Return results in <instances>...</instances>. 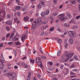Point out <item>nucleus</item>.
Instances as JSON below:
<instances>
[{
  "label": "nucleus",
  "mask_w": 80,
  "mask_h": 80,
  "mask_svg": "<svg viewBox=\"0 0 80 80\" xmlns=\"http://www.w3.org/2000/svg\"><path fill=\"white\" fill-rule=\"evenodd\" d=\"M22 11H26L27 10V8L26 7H24L22 9Z\"/></svg>",
  "instance_id": "obj_35"
},
{
  "label": "nucleus",
  "mask_w": 80,
  "mask_h": 80,
  "mask_svg": "<svg viewBox=\"0 0 80 80\" xmlns=\"http://www.w3.org/2000/svg\"><path fill=\"white\" fill-rule=\"evenodd\" d=\"M41 30H44V27H43V26H41Z\"/></svg>",
  "instance_id": "obj_56"
},
{
  "label": "nucleus",
  "mask_w": 80,
  "mask_h": 80,
  "mask_svg": "<svg viewBox=\"0 0 80 80\" xmlns=\"http://www.w3.org/2000/svg\"><path fill=\"white\" fill-rule=\"evenodd\" d=\"M13 52L14 53L15 55L16 54H17V52H16V51H15L14 50H13Z\"/></svg>",
  "instance_id": "obj_59"
},
{
  "label": "nucleus",
  "mask_w": 80,
  "mask_h": 80,
  "mask_svg": "<svg viewBox=\"0 0 80 80\" xmlns=\"http://www.w3.org/2000/svg\"><path fill=\"white\" fill-rule=\"evenodd\" d=\"M29 18L28 17H26L24 18L23 20L24 21H28V20Z\"/></svg>",
  "instance_id": "obj_14"
},
{
  "label": "nucleus",
  "mask_w": 80,
  "mask_h": 80,
  "mask_svg": "<svg viewBox=\"0 0 80 80\" xmlns=\"http://www.w3.org/2000/svg\"><path fill=\"white\" fill-rule=\"evenodd\" d=\"M41 61V59H40V58H36V62L37 63L38 62H40Z\"/></svg>",
  "instance_id": "obj_11"
},
{
  "label": "nucleus",
  "mask_w": 80,
  "mask_h": 80,
  "mask_svg": "<svg viewBox=\"0 0 80 80\" xmlns=\"http://www.w3.org/2000/svg\"><path fill=\"white\" fill-rule=\"evenodd\" d=\"M15 43L16 45H21V43L18 41L15 42Z\"/></svg>",
  "instance_id": "obj_13"
},
{
  "label": "nucleus",
  "mask_w": 80,
  "mask_h": 80,
  "mask_svg": "<svg viewBox=\"0 0 80 80\" xmlns=\"http://www.w3.org/2000/svg\"><path fill=\"white\" fill-rule=\"evenodd\" d=\"M77 77V76L76 75L71 76L70 77L71 78H75V77Z\"/></svg>",
  "instance_id": "obj_53"
},
{
  "label": "nucleus",
  "mask_w": 80,
  "mask_h": 80,
  "mask_svg": "<svg viewBox=\"0 0 80 80\" xmlns=\"http://www.w3.org/2000/svg\"><path fill=\"white\" fill-rule=\"evenodd\" d=\"M25 59H27V57H23L22 58V60H25Z\"/></svg>",
  "instance_id": "obj_58"
},
{
  "label": "nucleus",
  "mask_w": 80,
  "mask_h": 80,
  "mask_svg": "<svg viewBox=\"0 0 80 80\" xmlns=\"http://www.w3.org/2000/svg\"><path fill=\"white\" fill-rule=\"evenodd\" d=\"M70 23H75V21H74V20H73L72 19L70 21Z\"/></svg>",
  "instance_id": "obj_25"
},
{
  "label": "nucleus",
  "mask_w": 80,
  "mask_h": 80,
  "mask_svg": "<svg viewBox=\"0 0 80 80\" xmlns=\"http://www.w3.org/2000/svg\"><path fill=\"white\" fill-rule=\"evenodd\" d=\"M1 58H2V59L3 60V61H5V59L3 58V54L2 53L1 54Z\"/></svg>",
  "instance_id": "obj_26"
},
{
  "label": "nucleus",
  "mask_w": 80,
  "mask_h": 80,
  "mask_svg": "<svg viewBox=\"0 0 80 80\" xmlns=\"http://www.w3.org/2000/svg\"><path fill=\"white\" fill-rule=\"evenodd\" d=\"M68 35L70 37L74 38L76 37V33L74 32H73L71 31H69L68 32Z\"/></svg>",
  "instance_id": "obj_5"
},
{
  "label": "nucleus",
  "mask_w": 80,
  "mask_h": 80,
  "mask_svg": "<svg viewBox=\"0 0 80 80\" xmlns=\"http://www.w3.org/2000/svg\"><path fill=\"white\" fill-rule=\"evenodd\" d=\"M38 9H40V8H41V5H40V4H39L38 5Z\"/></svg>",
  "instance_id": "obj_30"
},
{
  "label": "nucleus",
  "mask_w": 80,
  "mask_h": 80,
  "mask_svg": "<svg viewBox=\"0 0 80 80\" xmlns=\"http://www.w3.org/2000/svg\"><path fill=\"white\" fill-rule=\"evenodd\" d=\"M11 17V16L10 14H8L7 15V18H10Z\"/></svg>",
  "instance_id": "obj_36"
},
{
  "label": "nucleus",
  "mask_w": 80,
  "mask_h": 80,
  "mask_svg": "<svg viewBox=\"0 0 80 80\" xmlns=\"http://www.w3.org/2000/svg\"><path fill=\"white\" fill-rule=\"evenodd\" d=\"M6 23L8 25H12V21H8L6 22Z\"/></svg>",
  "instance_id": "obj_9"
},
{
  "label": "nucleus",
  "mask_w": 80,
  "mask_h": 80,
  "mask_svg": "<svg viewBox=\"0 0 80 80\" xmlns=\"http://www.w3.org/2000/svg\"><path fill=\"white\" fill-rule=\"evenodd\" d=\"M30 75H31V73L30 72H29L28 74V76L27 78V80H30Z\"/></svg>",
  "instance_id": "obj_15"
},
{
  "label": "nucleus",
  "mask_w": 80,
  "mask_h": 80,
  "mask_svg": "<svg viewBox=\"0 0 80 80\" xmlns=\"http://www.w3.org/2000/svg\"><path fill=\"white\" fill-rule=\"evenodd\" d=\"M80 18V16L79 15H78L76 17V19H79V18Z\"/></svg>",
  "instance_id": "obj_41"
},
{
  "label": "nucleus",
  "mask_w": 80,
  "mask_h": 80,
  "mask_svg": "<svg viewBox=\"0 0 80 80\" xmlns=\"http://www.w3.org/2000/svg\"><path fill=\"white\" fill-rule=\"evenodd\" d=\"M62 7H63V5H61L59 6V8H62Z\"/></svg>",
  "instance_id": "obj_54"
},
{
  "label": "nucleus",
  "mask_w": 80,
  "mask_h": 80,
  "mask_svg": "<svg viewBox=\"0 0 80 80\" xmlns=\"http://www.w3.org/2000/svg\"><path fill=\"white\" fill-rule=\"evenodd\" d=\"M16 64L17 65H18V66H20V62H18L17 63H16Z\"/></svg>",
  "instance_id": "obj_43"
},
{
  "label": "nucleus",
  "mask_w": 80,
  "mask_h": 80,
  "mask_svg": "<svg viewBox=\"0 0 80 80\" xmlns=\"http://www.w3.org/2000/svg\"><path fill=\"white\" fill-rule=\"evenodd\" d=\"M35 7V6L34 5H32L31 6V8H34Z\"/></svg>",
  "instance_id": "obj_50"
},
{
  "label": "nucleus",
  "mask_w": 80,
  "mask_h": 80,
  "mask_svg": "<svg viewBox=\"0 0 80 80\" xmlns=\"http://www.w3.org/2000/svg\"><path fill=\"white\" fill-rule=\"evenodd\" d=\"M58 43H59V44H60V43H62V41L60 39V38H59L58 40Z\"/></svg>",
  "instance_id": "obj_21"
},
{
  "label": "nucleus",
  "mask_w": 80,
  "mask_h": 80,
  "mask_svg": "<svg viewBox=\"0 0 80 80\" xmlns=\"http://www.w3.org/2000/svg\"><path fill=\"white\" fill-rule=\"evenodd\" d=\"M61 69H63V65H61L60 66Z\"/></svg>",
  "instance_id": "obj_40"
},
{
  "label": "nucleus",
  "mask_w": 80,
  "mask_h": 80,
  "mask_svg": "<svg viewBox=\"0 0 80 80\" xmlns=\"http://www.w3.org/2000/svg\"><path fill=\"white\" fill-rule=\"evenodd\" d=\"M2 13H3L2 17V18H4L5 17V16H6V12L5 11H3Z\"/></svg>",
  "instance_id": "obj_10"
},
{
  "label": "nucleus",
  "mask_w": 80,
  "mask_h": 80,
  "mask_svg": "<svg viewBox=\"0 0 80 80\" xmlns=\"http://www.w3.org/2000/svg\"><path fill=\"white\" fill-rule=\"evenodd\" d=\"M17 14L18 16V17H20V15H21V13L20 12H17Z\"/></svg>",
  "instance_id": "obj_33"
},
{
  "label": "nucleus",
  "mask_w": 80,
  "mask_h": 80,
  "mask_svg": "<svg viewBox=\"0 0 80 80\" xmlns=\"http://www.w3.org/2000/svg\"><path fill=\"white\" fill-rule=\"evenodd\" d=\"M76 60H78V58H77V56H74L73 57Z\"/></svg>",
  "instance_id": "obj_29"
},
{
  "label": "nucleus",
  "mask_w": 80,
  "mask_h": 80,
  "mask_svg": "<svg viewBox=\"0 0 80 80\" xmlns=\"http://www.w3.org/2000/svg\"><path fill=\"white\" fill-rule=\"evenodd\" d=\"M25 68H28V66H27V65L26 64H25V65L24 66Z\"/></svg>",
  "instance_id": "obj_48"
},
{
  "label": "nucleus",
  "mask_w": 80,
  "mask_h": 80,
  "mask_svg": "<svg viewBox=\"0 0 80 80\" xmlns=\"http://www.w3.org/2000/svg\"><path fill=\"white\" fill-rule=\"evenodd\" d=\"M64 27H70V25L69 24H67V23H65L64 24Z\"/></svg>",
  "instance_id": "obj_12"
},
{
  "label": "nucleus",
  "mask_w": 80,
  "mask_h": 80,
  "mask_svg": "<svg viewBox=\"0 0 80 80\" xmlns=\"http://www.w3.org/2000/svg\"><path fill=\"white\" fill-rule=\"evenodd\" d=\"M57 30L58 31H59V32H60H60H61V31H60V28H57Z\"/></svg>",
  "instance_id": "obj_55"
},
{
  "label": "nucleus",
  "mask_w": 80,
  "mask_h": 80,
  "mask_svg": "<svg viewBox=\"0 0 80 80\" xmlns=\"http://www.w3.org/2000/svg\"><path fill=\"white\" fill-rule=\"evenodd\" d=\"M47 23V22L46 21H44L43 22L42 24H43L44 25H46Z\"/></svg>",
  "instance_id": "obj_39"
},
{
  "label": "nucleus",
  "mask_w": 80,
  "mask_h": 80,
  "mask_svg": "<svg viewBox=\"0 0 80 80\" xmlns=\"http://www.w3.org/2000/svg\"><path fill=\"white\" fill-rule=\"evenodd\" d=\"M13 36H14V34H11L10 36V39L12 38L13 37Z\"/></svg>",
  "instance_id": "obj_28"
},
{
  "label": "nucleus",
  "mask_w": 80,
  "mask_h": 80,
  "mask_svg": "<svg viewBox=\"0 0 80 80\" xmlns=\"http://www.w3.org/2000/svg\"><path fill=\"white\" fill-rule=\"evenodd\" d=\"M42 22L41 21V19H36L35 21L32 24V30H34L37 27V25L38 24H41Z\"/></svg>",
  "instance_id": "obj_2"
},
{
  "label": "nucleus",
  "mask_w": 80,
  "mask_h": 80,
  "mask_svg": "<svg viewBox=\"0 0 80 80\" xmlns=\"http://www.w3.org/2000/svg\"><path fill=\"white\" fill-rule=\"evenodd\" d=\"M10 34H8L6 36H7V38H8V37H9V36H10Z\"/></svg>",
  "instance_id": "obj_60"
},
{
  "label": "nucleus",
  "mask_w": 80,
  "mask_h": 80,
  "mask_svg": "<svg viewBox=\"0 0 80 80\" xmlns=\"http://www.w3.org/2000/svg\"><path fill=\"white\" fill-rule=\"evenodd\" d=\"M34 40H35V38H33L32 37L31 38V40L32 42H33V41H34Z\"/></svg>",
  "instance_id": "obj_32"
},
{
  "label": "nucleus",
  "mask_w": 80,
  "mask_h": 80,
  "mask_svg": "<svg viewBox=\"0 0 80 80\" xmlns=\"http://www.w3.org/2000/svg\"><path fill=\"white\" fill-rule=\"evenodd\" d=\"M41 15L42 17H44L45 16V14L44 12H42L41 13Z\"/></svg>",
  "instance_id": "obj_17"
},
{
  "label": "nucleus",
  "mask_w": 80,
  "mask_h": 80,
  "mask_svg": "<svg viewBox=\"0 0 80 80\" xmlns=\"http://www.w3.org/2000/svg\"><path fill=\"white\" fill-rule=\"evenodd\" d=\"M44 13L45 15H48L49 13H50V11L49 10L47 9L45 11Z\"/></svg>",
  "instance_id": "obj_7"
},
{
  "label": "nucleus",
  "mask_w": 80,
  "mask_h": 80,
  "mask_svg": "<svg viewBox=\"0 0 80 80\" xmlns=\"http://www.w3.org/2000/svg\"><path fill=\"white\" fill-rule=\"evenodd\" d=\"M14 68L15 69H17V68H18V66L16 65L14 67Z\"/></svg>",
  "instance_id": "obj_42"
},
{
  "label": "nucleus",
  "mask_w": 80,
  "mask_h": 80,
  "mask_svg": "<svg viewBox=\"0 0 80 80\" xmlns=\"http://www.w3.org/2000/svg\"><path fill=\"white\" fill-rule=\"evenodd\" d=\"M54 30V27H53L52 28H51L49 29V31L51 32H52V31H53Z\"/></svg>",
  "instance_id": "obj_27"
},
{
  "label": "nucleus",
  "mask_w": 80,
  "mask_h": 80,
  "mask_svg": "<svg viewBox=\"0 0 80 80\" xmlns=\"http://www.w3.org/2000/svg\"><path fill=\"white\" fill-rule=\"evenodd\" d=\"M75 66L74 65V64H73L71 65L70 68H75Z\"/></svg>",
  "instance_id": "obj_34"
},
{
  "label": "nucleus",
  "mask_w": 80,
  "mask_h": 80,
  "mask_svg": "<svg viewBox=\"0 0 80 80\" xmlns=\"http://www.w3.org/2000/svg\"><path fill=\"white\" fill-rule=\"evenodd\" d=\"M38 66H40L41 67H42V62H37Z\"/></svg>",
  "instance_id": "obj_18"
},
{
  "label": "nucleus",
  "mask_w": 80,
  "mask_h": 80,
  "mask_svg": "<svg viewBox=\"0 0 80 80\" xmlns=\"http://www.w3.org/2000/svg\"><path fill=\"white\" fill-rule=\"evenodd\" d=\"M74 55V53H71L67 54L66 57L62 56L61 57V60H60L61 62L65 63L68 62V60L71 58V57H72Z\"/></svg>",
  "instance_id": "obj_1"
},
{
  "label": "nucleus",
  "mask_w": 80,
  "mask_h": 80,
  "mask_svg": "<svg viewBox=\"0 0 80 80\" xmlns=\"http://www.w3.org/2000/svg\"><path fill=\"white\" fill-rule=\"evenodd\" d=\"M68 41L69 43H70V44H73V40L72 38H70L69 39Z\"/></svg>",
  "instance_id": "obj_6"
},
{
  "label": "nucleus",
  "mask_w": 80,
  "mask_h": 80,
  "mask_svg": "<svg viewBox=\"0 0 80 80\" xmlns=\"http://www.w3.org/2000/svg\"><path fill=\"white\" fill-rule=\"evenodd\" d=\"M37 76L39 78H41V77L39 74H37Z\"/></svg>",
  "instance_id": "obj_45"
},
{
  "label": "nucleus",
  "mask_w": 80,
  "mask_h": 80,
  "mask_svg": "<svg viewBox=\"0 0 80 80\" xmlns=\"http://www.w3.org/2000/svg\"><path fill=\"white\" fill-rule=\"evenodd\" d=\"M78 50H80V47H78Z\"/></svg>",
  "instance_id": "obj_64"
},
{
  "label": "nucleus",
  "mask_w": 80,
  "mask_h": 80,
  "mask_svg": "<svg viewBox=\"0 0 80 80\" xmlns=\"http://www.w3.org/2000/svg\"><path fill=\"white\" fill-rule=\"evenodd\" d=\"M71 2L72 4H76V0H71Z\"/></svg>",
  "instance_id": "obj_16"
},
{
  "label": "nucleus",
  "mask_w": 80,
  "mask_h": 80,
  "mask_svg": "<svg viewBox=\"0 0 80 80\" xmlns=\"http://www.w3.org/2000/svg\"><path fill=\"white\" fill-rule=\"evenodd\" d=\"M43 34H44V32L42 31V32H41V36H43Z\"/></svg>",
  "instance_id": "obj_44"
},
{
  "label": "nucleus",
  "mask_w": 80,
  "mask_h": 80,
  "mask_svg": "<svg viewBox=\"0 0 80 80\" xmlns=\"http://www.w3.org/2000/svg\"><path fill=\"white\" fill-rule=\"evenodd\" d=\"M41 57H42V58H43V59H45V58H46V57H45L43 56H41Z\"/></svg>",
  "instance_id": "obj_52"
},
{
  "label": "nucleus",
  "mask_w": 80,
  "mask_h": 80,
  "mask_svg": "<svg viewBox=\"0 0 80 80\" xmlns=\"http://www.w3.org/2000/svg\"><path fill=\"white\" fill-rule=\"evenodd\" d=\"M25 63H22V66H25Z\"/></svg>",
  "instance_id": "obj_63"
},
{
  "label": "nucleus",
  "mask_w": 80,
  "mask_h": 80,
  "mask_svg": "<svg viewBox=\"0 0 80 80\" xmlns=\"http://www.w3.org/2000/svg\"><path fill=\"white\" fill-rule=\"evenodd\" d=\"M5 75L8 76L10 80H15L17 77H16V74L14 73H13L12 74L11 73H6Z\"/></svg>",
  "instance_id": "obj_3"
},
{
  "label": "nucleus",
  "mask_w": 80,
  "mask_h": 80,
  "mask_svg": "<svg viewBox=\"0 0 80 80\" xmlns=\"http://www.w3.org/2000/svg\"><path fill=\"white\" fill-rule=\"evenodd\" d=\"M48 25H47L45 27V29H46V28H48Z\"/></svg>",
  "instance_id": "obj_57"
},
{
  "label": "nucleus",
  "mask_w": 80,
  "mask_h": 80,
  "mask_svg": "<svg viewBox=\"0 0 80 80\" xmlns=\"http://www.w3.org/2000/svg\"><path fill=\"white\" fill-rule=\"evenodd\" d=\"M78 28V27L77 26H74L72 27L73 29H77Z\"/></svg>",
  "instance_id": "obj_22"
},
{
  "label": "nucleus",
  "mask_w": 80,
  "mask_h": 80,
  "mask_svg": "<svg viewBox=\"0 0 80 80\" xmlns=\"http://www.w3.org/2000/svg\"><path fill=\"white\" fill-rule=\"evenodd\" d=\"M3 47V44L2 43L0 44V47Z\"/></svg>",
  "instance_id": "obj_61"
},
{
  "label": "nucleus",
  "mask_w": 80,
  "mask_h": 80,
  "mask_svg": "<svg viewBox=\"0 0 80 80\" xmlns=\"http://www.w3.org/2000/svg\"><path fill=\"white\" fill-rule=\"evenodd\" d=\"M50 19L51 20H54V19L53 18V17H50Z\"/></svg>",
  "instance_id": "obj_51"
},
{
  "label": "nucleus",
  "mask_w": 80,
  "mask_h": 80,
  "mask_svg": "<svg viewBox=\"0 0 80 80\" xmlns=\"http://www.w3.org/2000/svg\"><path fill=\"white\" fill-rule=\"evenodd\" d=\"M65 14L64 13H62L58 15L59 18L61 21H63V20H67L68 18L67 17H65Z\"/></svg>",
  "instance_id": "obj_4"
},
{
  "label": "nucleus",
  "mask_w": 80,
  "mask_h": 80,
  "mask_svg": "<svg viewBox=\"0 0 80 80\" xmlns=\"http://www.w3.org/2000/svg\"><path fill=\"white\" fill-rule=\"evenodd\" d=\"M6 28L7 30V31H9V30H10L9 27H8V26L6 27Z\"/></svg>",
  "instance_id": "obj_38"
},
{
  "label": "nucleus",
  "mask_w": 80,
  "mask_h": 80,
  "mask_svg": "<svg viewBox=\"0 0 80 80\" xmlns=\"http://www.w3.org/2000/svg\"><path fill=\"white\" fill-rule=\"evenodd\" d=\"M67 31H66L64 33V35H66V34H67Z\"/></svg>",
  "instance_id": "obj_62"
},
{
  "label": "nucleus",
  "mask_w": 80,
  "mask_h": 80,
  "mask_svg": "<svg viewBox=\"0 0 80 80\" xmlns=\"http://www.w3.org/2000/svg\"><path fill=\"white\" fill-rule=\"evenodd\" d=\"M21 39L22 42H24V40L25 39V34H24L22 35L21 38Z\"/></svg>",
  "instance_id": "obj_8"
},
{
  "label": "nucleus",
  "mask_w": 80,
  "mask_h": 80,
  "mask_svg": "<svg viewBox=\"0 0 80 80\" xmlns=\"http://www.w3.org/2000/svg\"><path fill=\"white\" fill-rule=\"evenodd\" d=\"M31 63H33L35 62V60H31Z\"/></svg>",
  "instance_id": "obj_47"
},
{
  "label": "nucleus",
  "mask_w": 80,
  "mask_h": 80,
  "mask_svg": "<svg viewBox=\"0 0 80 80\" xmlns=\"http://www.w3.org/2000/svg\"><path fill=\"white\" fill-rule=\"evenodd\" d=\"M58 15V13L57 12H55L52 14V16L53 17H56Z\"/></svg>",
  "instance_id": "obj_24"
},
{
  "label": "nucleus",
  "mask_w": 80,
  "mask_h": 80,
  "mask_svg": "<svg viewBox=\"0 0 80 80\" xmlns=\"http://www.w3.org/2000/svg\"><path fill=\"white\" fill-rule=\"evenodd\" d=\"M70 74H71V75H75V73H74L73 72H70Z\"/></svg>",
  "instance_id": "obj_49"
},
{
  "label": "nucleus",
  "mask_w": 80,
  "mask_h": 80,
  "mask_svg": "<svg viewBox=\"0 0 80 80\" xmlns=\"http://www.w3.org/2000/svg\"><path fill=\"white\" fill-rule=\"evenodd\" d=\"M61 54V51H60V50H59L58 52L57 55L58 56H60V55Z\"/></svg>",
  "instance_id": "obj_23"
},
{
  "label": "nucleus",
  "mask_w": 80,
  "mask_h": 80,
  "mask_svg": "<svg viewBox=\"0 0 80 80\" xmlns=\"http://www.w3.org/2000/svg\"><path fill=\"white\" fill-rule=\"evenodd\" d=\"M40 4H41V5H42L43 6H45V3H44V2H40Z\"/></svg>",
  "instance_id": "obj_20"
},
{
  "label": "nucleus",
  "mask_w": 80,
  "mask_h": 80,
  "mask_svg": "<svg viewBox=\"0 0 80 80\" xmlns=\"http://www.w3.org/2000/svg\"><path fill=\"white\" fill-rule=\"evenodd\" d=\"M16 9H17V10H20V7L19 6L16 7Z\"/></svg>",
  "instance_id": "obj_31"
},
{
  "label": "nucleus",
  "mask_w": 80,
  "mask_h": 80,
  "mask_svg": "<svg viewBox=\"0 0 80 80\" xmlns=\"http://www.w3.org/2000/svg\"><path fill=\"white\" fill-rule=\"evenodd\" d=\"M8 43V45H12L13 44V42H9Z\"/></svg>",
  "instance_id": "obj_37"
},
{
  "label": "nucleus",
  "mask_w": 80,
  "mask_h": 80,
  "mask_svg": "<svg viewBox=\"0 0 80 80\" xmlns=\"http://www.w3.org/2000/svg\"><path fill=\"white\" fill-rule=\"evenodd\" d=\"M48 64L50 65H53V63L52 62H49Z\"/></svg>",
  "instance_id": "obj_46"
},
{
  "label": "nucleus",
  "mask_w": 80,
  "mask_h": 80,
  "mask_svg": "<svg viewBox=\"0 0 80 80\" xmlns=\"http://www.w3.org/2000/svg\"><path fill=\"white\" fill-rule=\"evenodd\" d=\"M66 15L67 16H68L70 18H72V16H71V15H70V13H67Z\"/></svg>",
  "instance_id": "obj_19"
}]
</instances>
